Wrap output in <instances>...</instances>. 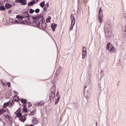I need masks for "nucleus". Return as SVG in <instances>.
<instances>
[{
  "label": "nucleus",
  "mask_w": 126,
  "mask_h": 126,
  "mask_svg": "<svg viewBox=\"0 0 126 126\" xmlns=\"http://www.w3.org/2000/svg\"><path fill=\"white\" fill-rule=\"evenodd\" d=\"M45 7H47L48 8V7H49V3H46L45 4Z\"/></svg>",
  "instance_id": "36"
},
{
  "label": "nucleus",
  "mask_w": 126,
  "mask_h": 126,
  "mask_svg": "<svg viewBox=\"0 0 126 126\" xmlns=\"http://www.w3.org/2000/svg\"><path fill=\"white\" fill-rule=\"evenodd\" d=\"M51 28H52L53 31H54V32H55L56 31V29L57 28V24H52L51 25Z\"/></svg>",
  "instance_id": "15"
},
{
  "label": "nucleus",
  "mask_w": 126,
  "mask_h": 126,
  "mask_svg": "<svg viewBox=\"0 0 126 126\" xmlns=\"http://www.w3.org/2000/svg\"><path fill=\"white\" fill-rule=\"evenodd\" d=\"M44 104V101H40L38 102H36L35 103V105L36 106H38L39 107L41 106H43Z\"/></svg>",
  "instance_id": "12"
},
{
  "label": "nucleus",
  "mask_w": 126,
  "mask_h": 126,
  "mask_svg": "<svg viewBox=\"0 0 126 126\" xmlns=\"http://www.w3.org/2000/svg\"><path fill=\"white\" fill-rule=\"evenodd\" d=\"M98 125V123L96 122V126Z\"/></svg>",
  "instance_id": "47"
},
{
  "label": "nucleus",
  "mask_w": 126,
  "mask_h": 126,
  "mask_svg": "<svg viewBox=\"0 0 126 126\" xmlns=\"http://www.w3.org/2000/svg\"><path fill=\"white\" fill-rule=\"evenodd\" d=\"M14 93L15 94H16V95H18V93H17V92H16V91H14Z\"/></svg>",
  "instance_id": "40"
},
{
  "label": "nucleus",
  "mask_w": 126,
  "mask_h": 126,
  "mask_svg": "<svg viewBox=\"0 0 126 126\" xmlns=\"http://www.w3.org/2000/svg\"><path fill=\"white\" fill-rule=\"evenodd\" d=\"M22 114L21 113V112H18L16 114V116L18 118H20L22 116Z\"/></svg>",
  "instance_id": "29"
},
{
  "label": "nucleus",
  "mask_w": 126,
  "mask_h": 126,
  "mask_svg": "<svg viewBox=\"0 0 126 126\" xmlns=\"http://www.w3.org/2000/svg\"><path fill=\"white\" fill-rule=\"evenodd\" d=\"M0 124L2 125L3 126H4V122H3V121L0 122Z\"/></svg>",
  "instance_id": "35"
},
{
  "label": "nucleus",
  "mask_w": 126,
  "mask_h": 126,
  "mask_svg": "<svg viewBox=\"0 0 126 126\" xmlns=\"http://www.w3.org/2000/svg\"><path fill=\"white\" fill-rule=\"evenodd\" d=\"M18 111H19V112H21V108H19V109H18Z\"/></svg>",
  "instance_id": "46"
},
{
  "label": "nucleus",
  "mask_w": 126,
  "mask_h": 126,
  "mask_svg": "<svg viewBox=\"0 0 126 126\" xmlns=\"http://www.w3.org/2000/svg\"><path fill=\"white\" fill-rule=\"evenodd\" d=\"M43 9L44 11H47V7H45Z\"/></svg>",
  "instance_id": "39"
},
{
  "label": "nucleus",
  "mask_w": 126,
  "mask_h": 126,
  "mask_svg": "<svg viewBox=\"0 0 126 126\" xmlns=\"http://www.w3.org/2000/svg\"><path fill=\"white\" fill-rule=\"evenodd\" d=\"M20 120L23 122V123H24V122L26 121V118L25 117V116H22L21 117H20Z\"/></svg>",
  "instance_id": "18"
},
{
  "label": "nucleus",
  "mask_w": 126,
  "mask_h": 126,
  "mask_svg": "<svg viewBox=\"0 0 126 126\" xmlns=\"http://www.w3.org/2000/svg\"><path fill=\"white\" fill-rule=\"evenodd\" d=\"M32 122L34 125H37V124L39 123V121L37 118H33Z\"/></svg>",
  "instance_id": "16"
},
{
  "label": "nucleus",
  "mask_w": 126,
  "mask_h": 126,
  "mask_svg": "<svg viewBox=\"0 0 126 126\" xmlns=\"http://www.w3.org/2000/svg\"><path fill=\"white\" fill-rule=\"evenodd\" d=\"M29 107H32V104H31L30 103V104H29Z\"/></svg>",
  "instance_id": "43"
},
{
  "label": "nucleus",
  "mask_w": 126,
  "mask_h": 126,
  "mask_svg": "<svg viewBox=\"0 0 126 126\" xmlns=\"http://www.w3.org/2000/svg\"><path fill=\"white\" fill-rule=\"evenodd\" d=\"M110 53L113 54V53H116V48L113 45H111L110 49Z\"/></svg>",
  "instance_id": "11"
},
{
  "label": "nucleus",
  "mask_w": 126,
  "mask_h": 126,
  "mask_svg": "<svg viewBox=\"0 0 126 126\" xmlns=\"http://www.w3.org/2000/svg\"><path fill=\"white\" fill-rule=\"evenodd\" d=\"M89 67H91V63H89Z\"/></svg>",
  "instance_id": "44"
},
{
  "label": "nucleus",
  "mask_w": 126,
  "mask_h": 126,
  "mask_svg": "<svg viewBox=\"0 0 126 126\" xmlns=\"http://www.w3.org/2000/svg\"><path fill=\"white\" fill-rule=\"evenodd\" d=\"M40 20L39 22L37 23V26L43 31H46L47 30V24L44 21V16L42 17V18H40Z\"/></svg>",
  "instance_id": "1"
},
{
  "label": "nucleus",
  "mask_w": 126,
  "mask_h": 126,
  "mask_svg": "<svg viewBox=\"0 0 126 126\" xmlns=\"http://www.w3.org/2000/svg\"><path fill=\"white\" fill-rule=\"evenodd\" d=\"M14 4H15L14 3H13V5H14Z\"/></svg>",
  "instance_id": "48"
},
{
  "label": "nucleus",
  "mask_w": 126,
  "mask_h": 126,
  "mask_svg": "<svg viewBox=\"0 0 126 126\" xmlns=\"http://www.w3.org/2000/svg\"><path fill=\"white\" fill-rule=\"evenodd\" d=\"M102 12H103V9H102V8H100L98 12V13H99L98 15H103Z\"/></svg>",
  "instance_id": "27"
},
{
  "label": "nucleus",
  "mask_w": 126,
  "mask_h": 126,
  "mask_svg": "<svg viewBox=\"0 0 126 126\" xmlns=\"http://www.w3.org/2000/svg\"><path fill=\"white\" fill-rule=\"evenodd\" d=\"M12 11L11 10H10L8 11V13L10 14V13H11Z\"/></svg>",
  "instance_id": "45"
},
{
  "label": "nucleus",
  "mask_w": 126,
  "mask_h": 126,
  "mask_svg": "<svg viewBox=\"0 0 126 126\" xmlns=\"http://www.w3.org/2000/svg\"><path fill=\"white\" fill-rule=\"evenodd\" d=\"M87 55V48L84 46L82 49V59L84 60Z\"/></svg>",
  "instance_id": "6"
},
{
  "label": "nucleus",
  "mask_w": 126,
  "mask_h": 126,
  "mask_svg": "<svg viewBox=\"0 0 126 126\" xmlns=\"http://www.w3.org/2000/svg\"><path fill=\"white\" fill-rule=\"evenodd\" d=\"M35 11L34 10H33L32 9H30V13L32 14L34 13V12Z\"/></svg>",
  "instance_id": "33"
},
{
  "label": "nucleus",
  "mask_w": 126,
  "mask_h": 126,
  "mask_svg": "<svg viewBox=\"0 0 126 126\" xmlns=\"http://www.w3.org/2000/svg\"><path fill=\"white\" fill-rule=\"evenodd\" d=\"M36 3L34 0H32V1L29 2L28 3V6H32L33 4H35Z\"/></svg>",
  "instance_id": "17"
},
{
  "label": "nucleus",
  "mask_w": 126,
  "mask_h": 126,
  "mask_svg": "<svg viewBox=\"0 0 126 126\" xmlns=\"http://www.w3.org/2000/svg\"><path fill=\"white\" fill-rule=\"evenodd\" d=\"M14 101H16V102H18L19 101V97H18V96L15 95L13 98Z\"/></svg>",
  "instance_id": "21"
},
{
  "label": "nucleus",
  "mask_w": 126,
  "mask_h": 126,
  "mask_svg": "<svg viewBox=\"0 0 126 126\" xmlns=\"http://www.w3.org/2000/svg\"><path fill=\"white\" fill-rule=\"evenodd\" d=\"M16 18H18L19 19H24L22 14L21 16H20L19 15H17V17H16Z\"/></svg>",
  "instance_id": "25"
},
{
  "label": "nucleus",
  "mask_w": 126,
  "mask_h": 126,
  "mask_svg": "<svg viewBox=\"0 0 126 126\" xmlns=\"http://www.w3.org/2000/svg\"><path fill=\"white\" fill-rule=\"evenodd\" d=\"M112 28L110 24H106L104 25V32L106 37H111L112 36Z\"/></svg>",
  "instance_id": "2"
},
{
  "label": "nucleus",
  "mask_w": 126,
  "mask_h": 126,
  "mask_svg": "<svg viewBox=\"0 0 126 126\" xmlns=\"http://www.w3.org/2000/svg\"><path fill=\"white\" fill-rule=\"evenodd\" d=\"M22 15H23V17L24 18H27L28 19H30V15H29V12L28 11L22 13Z\"/></svg>",
  "instance_id": "8"
},
{
  "label": "nucleus",
  "mask_w": 126,
  "mask_h": 126,
  "mask_svg": "<svg viewBox=\"0 0 126 126\" xmlns=\"http://www.w3.org/2000/svg\"><path fill=\"white\" fill-rule=\"evenodd\" d=\"M50 20H51V16H49L48 18L46 19V22L47 23H50Z\"/></svg>",
  "instance_id": "31"
},
{
  "label": "nucleus",
  "mask_w": 126,
  "mask_h": 126,
  "mask_svg": "<svg viewBox=\"0 0 126 126\" xmlns=\"http://www.w3.org/2000/svg\"><path fill=\"white\" fill-rule=\"evenodd\" d=\"M33 0L35 1V3H37V2H38V1H39V0Z\"/></svg>",
  "instance_id": "41"
},
{
  "label": "nucleus",
  "mask_w": 126,
  "mask_h": 126,
  "mask_svg": "<svg viewBox=\"0 0 126 126\" xmlns=\"http://www.w3.org/2000/svg\"><path fill=\"white\" fill-rule=\"evenodd\" d=\"M15 2L21 3L22 5H26V4H27V1L26 0H15Z\"/></svg>",
  "instance_id": "7"
},
{
  "label": "nucleus",
  "mask_w": 126,
  "mask_h": 126,
  "mask_svg": "<svg viewBox=\"0 0 126 126\" xmlns=\"http://www.w3.org/2000/svg\"><path fill=\"white\" fill-rule=\"evenodd\" d=\"M71 24L70 26V30H72L73 29V26H74V24H75V18H74V16L71 14L70 16Z\"/></svg>",
  "instance_id": "4"
},
{
  "label": "nucleus",
  "mask_w": 126,
  "mask_h": 126,
  "mask_svg": "<svg viewBox=\"0 0 126 126\" xmlns=\"http://www.w3.org/2000/svg\"><path fill=\"white\" fill-rule=\"evenodd\" d=\"M36 112V110H34L33 111H32L31 113L30 114L31 116H34L35 115L34 113Z\"/></svg>",
  "instance_id": "32"
},
{
  "label": "nucleus",
  "mask_w": 126,
  "mask_h": 126,
  "mask_svg": "<svg viewBox=\"0 0 126 126\" xmlns=\"http://www.w3.org/2000/svg\"><path fill=\"white\" fill-rule=\"evenodd\" d=\"M5 112H6V110L4 109H0V115H2L3 113H5Z\"/></svg>",
  "instance_id": "23"
},
{
  "label": "nucleus",
  "mask_w": 126,
  "mask_h": 126,
  "mask_svg": "<svg viewBox=\"0 0 126 126\" xmlns=\"http://www.w3.org/2000/svg\"><path fill=\"white\" fill-rule=\"evenodd\" d=\"M111 46H112V45L111 44V42H109L107 44V50H109L110 49V48H111Z\"/></svg>",
  "instance_id": "26"
},
{
  "label": "nucleus",
  "mask_w": 126,
  "mask_h": 126,
  "mask_svg": "<svg viewBox=\"0 0 126 126\" xmlns=\"http://www.w3.org/2000/svg\"><path fill=\"white\" fill-rule=\"evenodd\" d=\"M5 6L7 9H8L9 8H11V7H12L11 4L8 3H6L5 5Z\"/></svg>",
  "instance_id": "19"
},
{
  "label": "nucleus",
  "mask_w": 126,
  "mask_h": 126,
  "mask_svg": "<svg viewBox=\"0 0 126 126\" xmlns=\"http://www.w3.org/2000/svg\"><path fill=\"white\" fill-rule=\"evenodd\" d=\"M7 85H8V87H10V82H8Z\"/></svg>",
  "instance_id": "38"
},
{
  "label": "nucleus",
  "mask_w": 126,
  "mask_h": 126,
  "mask_svg": "<svg viewBox=\"0 0 126 126\" xmlns=\"http://www.w3.org/2000/svg\"><path fill=\"white\" fill-rule=\"evenodd\" d=\"M5 118H6V119H8L9 121H11V117H10V116H8V115H4Z\"/></svg>",
  "instance_id": "30"
},
{
  "label": "nucleus",
  "mask_w": 126,
  "mask_h": 126,
  "mask_svg": "<svg viewBox=\"0 0 126 126\" xmlns=\"http://www.w3.org/2000/svg\"><path fill=\"white\" fill-rule=\"evenodd\" d=\"M58 103H59V99H57L56 101L55 102V105H57V104H58Z\"/></svg>",
  "instance_id": "37"
},
{
  "label": "nucleus",
  "mask_w": 126,
  "mask_h": 126,
  "mask_svg": "<svg viewBox=\"0 0 126 126\" xmlns=\"http://www.w3.org/2000/svg\"><path fill=\"white\" fill-rule=\"evenodd\" d=\"M21 102H22L23 104H25V105H26V104L27 103V100L25 99L21 98Z\"/></svg>",
  "instance_id": "20"
},
{
  "label": "nucleus",
  "mask_w": 126,
  "mask_h": 126,
  "mask_svg": "<svg viewBox=\"0 0 126 126\" xmlns=\"http://www.w3.org/2000/svg\"><path fill=\"white\" fill-rule=\"evenodd\" d=\"M24 106V112H25V113H27L28 112V109H27V107H26V104H25L23 105Z\"/></svg>",
  "instance_id": "22"
},
{
  "label": "nucleus",
  "mask_w": 126,
  "mask_h": 126,
  "mask_svg": "<svg viewBox=\"0 0 126 126\" xmlns=\"http://www.w3.org/2000/svg\"><path fill=\"white\" fill-rule=\"evenodd\" d=\"M9 105V102L4 103L3 104V108L5 109V108H6V107H7V106H8Z\"/></svg>",
  "instance_id": "28"
},
{
  "label": "nucleus",
  "mask_w": 126,
  "mask_h": 126,
  "mask_svg": "<svg viewBox=\"0 0 126 126\" xmlns=\"http://www.w3.org/2000/svg\"><path fill=\"white\" fill-rule=\"evenodd\" d=\"M91 81V79H90V77H89L88 79L86 80V83L85 85V86L84 89V92H85V90H86V87H87L89 84H90Z\"/></svg>",
  "instance_id": "10"
},
{
  "label": "nucleus",
  "mask_w": 126,
  "mask_h": 126,
  "mask_svg": "<svg viewBox=\"0 0 126 126\" xmlns=\"http://www.w3.org/2000/svg\"><path fill=\"white\" fill-rule=\"evenodd\" d=\"M2 84H3V85H5V83L1 81Z\"/></svg>",
  "instance_id": "42"
},
{
  "label": "nucleus",
  "mask_w": 126,
  "mask_h": 126,
  "mask_svg": "<svg viewBox=\"0 0 126 126\" xmlns=\"http://www.w3.org/2000/svg\"><path fill=\"white\" fill-rule=\"evenodd\" d=\"M43 16L44 14H40L35 17H31V16H30V19L28 20V22L31 24H33V23H35V22H36V20H40V18H43Z\"/></svg>",
  "instance_id": "3"
},
{
  "label": "nucleus",
  "mask_w": 126,
  "mask_h": 126,
  "mask_svg": "<svg viewBox=\"0 0 126 126\" xmlns=\"http://www.w3.org/2000/svg\"><path fill=\"white\" fill-rule=\"evenodd\" d=\"M0 10H1V11L5 10V7L2 5L1 2H0Z\"/></svg>",
  "instance_id": "14"
},
{
  "label": "nucleus",
  "mask_w": 126,
  "mask_h": 126,
  "mask_svg": "<svg viewBox=\"0 0 126 126\" xmlns=\"http://www.w3.org/2000/svg\"><path fill=\"white\" fill-rule=\"evenodd\" d=\"M10 22H12L13 24H23V22L18 21L16 20H13L12 19H9Z\"/></svg>",
  "instance_id": "9"
},
{
  "label": "nucleus",
  "mask_w": 126,
  "mask_h": 126,
  "mask_svg": "<svg viewBox=\"0 0 126 126\" xmlns=\"http://www.w3.org/2000/svg\"><path fill=\"white\" fill-rule=\"evenodd\" d=\"M34 11L36 13H39L40 12V9H36Z\"/></svg>",
  "instance_id": "34"
},
{
  "label": "nucleus",
  "mask_w": 126,
  "mask_h": 126,
  "mask_svg": "<svg viewBox=\"0 0 126 126\" xmlns=\"http://www.w3.org/2000/svg\"><path fill=\"white\" fill-rule=\"evenodd\" d=\"M52 89L53 91H52V92H51L50 96V102L54 101V98H55V96H56V94H55V93L56 92V89L53 88Z\"/></svg>",
  "instance_id": "5"
},
{
  "label": "nucleus",
  "mask_w": 126,
  "mask_h": 126,
  "mask_svg": "<svg viewBox=\"0 0 126 126\" xmlns=\"http://www.w3.org/2000/svg\"><path fill=\"white\" fill-rule=\"evenodd\" d=\"M39 5L40 6H41V7H44V6H45V1H43L42 2L40 3Z\"/></svg>",
  "instance_id": "24"
},
{
  "label": "nucleus",
  "mask_w": 126,
  "mask_h": 126,
  "mask_svg": "<svg viewBox=\"0 0 126 126\" xmlns=\"http://www.w3.org/2000/svg\"><path fill=\"white\" fill-rule=\"evenodd\" d=\"M98 19L99 20V23H102L103 22V15H98Z\"/></svg>",
  "instance_id": "13"
}]
</instances>
